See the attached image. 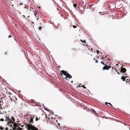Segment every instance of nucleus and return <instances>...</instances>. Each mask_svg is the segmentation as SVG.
<instances>
[{"label": "nucleus", "instance_id": "nucleus-11", "mask_svg": "<svg viewBox=\"0 0 130 130\" xmlns=\"http://www.w3.org/2000/svg\"><path fill=\"white\" fill-rule=\"evenodd\" d=\"M3 103V101L2 100V98H1L0 99V105H2Z\"/></svg>", "mask_w": 130, "mask_h": 130}, {"label": "nucleus", "instance_id": "nucleus-35", "mask_svg": "<svg viewBox=\"0 0 130 130\" xmlns=\"http://www.w3.org/2000/svg\"><path fill=\"white\" fill-rule=\"evenodd\" d=\"M113 67H112V69H113Z\"/></svg>", "mask_w": 130, "mask_h": 130}, {"label": "nucleus", "instance_id": "nucleus-36", "mask_svg": "<svg viewBox=\"0 0 130 130\" xmlns=\"http://www.w3.org/2000/svg\"><path fill=\"white\" fill-rule=\"evenodd\" d=\"M118 74H119L118 72Z\"/></svg>", "mask_w": 130, "mask_h": 130}, {"label": "nucleus", "instance_id": "nucleus-30", "mask_svg": "<svg viewBox=\"0 0 130 130\" xmlns=\"http://www.w3.org/2000/svg\"><path fill=\"white\" fill-rule=\"evenodd\" d=\"M16 121V122H19V121Z\"/></svg>", "mask_w": 130, "mask_h": 130}, {"label": "nucleus", "instance_id": "nucleus-32", "mask_svg": "<svg viewBox=\"0 0 130 130\" xmlns=\"http://www.w3.org/2000/svg\"><path fill=\"white\" fill-rule=\"evenodd\" d=\"M23 125H21V127H23Z\"/></svg>", "mask_w": 130, "mask_h": 130}, {"label": "nucleus", "instance_id": "nucleus-40", "mask_svg": "<svg viewBox=\"0 0 130 130\" xmlns=\"http://www.w3.org/2000/svg\"><path fill=\"white\" fill-rule=\"evenodd\" d=\"M10 0L11 1H12V0Z\"/></svg>", "mask_w": 130, "mask_h": 130}, {"label": "nucleus", "instance_id": "nucleus-38", "mask_svg": "<svg viewBox=\"0 0 130 130\" xmlns=\"http://www.w3.org/2000/svg\"><path fill=\"white\" fill-rule=\"evenodd\" d=\"M32 123L33 122H31V123Z\"/></svg>", "mask_w": 130, "mask_h": 130}, {"label": "nucleus", "instance_id": "nucleus-27", "mask_svg": "<svg viewBox=\"0 0 130 130\" xmlns=\"http://www.w3.org/2000/svg\"><path fill=\"white\" fill-rule=\"evenodd\" d=\"M7 52H5V54L6 55V54H7Z\"/></svg>", "mask_w": 130, "mask_h": 130}, {"label": "nucleus", "instance_id": "nucleus-10", "mask_svg": "<svg viewBox=\"0 0 130 130\" xmlns=\"http://www.w3.org/2000/svg\"><path fill=\"white\" fill-rule=\"evenodd\" d=\"M2 109H3L2 108V107H0V114H3V113L4 112V111H1V110H2Z\"/></svg>", "mask_w": 130, "mask_h": 130}, {"label": "nucleus", "instance_id": "nucleus-3", "mask_svg": "<svg viewBox=\"0 0 130 130\" xmlns=\"http://www.w3.org/2000/svg\"><path fill=\"white\" fill-rule=\"evenodd\" d=\"M60 76L61 77L63 76V74L66 76L65 78V79H67V78L69 79H70L72 78V76L67 71L64 70H62L60 71Z\"/></svg>", "mask_w": 130, "mask_h": 130}, {"label": "nucleus", "instance_id": "nucleus-8", "mask_svg": "<svg viewBox=\"0 0 130 130\" xmlns=\"http://www.w3.org/2000/svg\"><path fill=\"white\" fill-rule=\"evenodd\" d=\"M126 71V69L124 68H121V71L124 73Z\"/></svg>", "mask_w": 130, "mask_h": 130}, {"label": "nucleus", "instance_id": "nucleus-21", "mask_svg": "<svg viewBox=\"0 0 130 130\" xmlns=\"http://www.w3.org/2000/svg\"><path fill=\"white\" fill-rule=\"evenodd\" d=\"M73 28H76V26H75V25H73Z\"/></svg>", "mask_w": 130, "mask_h": 130}, {"label": "nucleus", "instance_id": "nucleus-18", "mask_svg": "<svg viewBox=\"0 0 130 130\" xmlns=\"http://www.w3.org/2000/svg\"><path fill=\"white\" fill-rule=\"evenodd\" d=\"M101 63H102L103 65H105L106 64H105L102 61L101 62Z\"/></svg>", "mask_w": 130, "mask_h": 130}, {"label": "nucleus", "instance_id": "nucleus-22", "mask_svg": "<svg viewBox=\"0 0 130 130\" xmlns=\"http://www.w3.org/2000/svg\"><path fill=\"white\" fill-rule=\"evenodd\" d=\"M39 30H41V27H39Z\"/></svg>", "mask_w": 130, "mask_h": 130}, {"label": "nucleus", "instance_id": "nucleus-37", "mask_svg": "<svg viewBox=\"0 0 130 130\" xmlns=\"http://www.w3.org/2000/svg\"><path fill=\"white\" fill-rule=\"evenodd\" d=\"M92 48H91V50H92Z\"/></svg>", "mask_w": 130, "mask_h": 130}, {"label": "nucleus", "instance_id": "nucleus-4", "mask_svg": "<svg viewBox=\"0 0 130 130\" xmlns=\"http://www.w3.org/2000/svg\"><path fill=\"white\" fill-rule=\"evenodd\" d=\"M5 121L7 122H14L15 121L13 117H10L9 116H6L5 118Z\"/></svg>", "mask_w": 130, "mask_h": 130}, {"label": "nucleus", "instance_id": "nucleus-28", "mask_svg": "<svg viewBox=\"0 0 130 130\" xmlns=\"http://www.w3.org/2000/svg\"><path fill=\"white\" fill-rule=\"evenodd\" d=\"M105 104H106V105H107V104H108V103H107V102H105Z\"/></svg>", "mask_w": 130, "mask_h": 130}, {"label": "nucleus", "instance_id": "nucleus-15", "mask_svg": "<svg viewBox=\"0 0 130 130\" xmlns=\"http://www.w3.org/2000/svg\"><path fill=\"white\" fill-rule=\"evenodd\" d=\"M4 128L2 127L1 126H0V130H3Z\"/></svg>", "mask_w": 130, "mask_h": 130}, {"label": "nucleus", "instance_id": "nucleus-17", "mask_svg": "<svg viewBox=\"0 0 130 130\" xmlns=\"http://www.w3.org/2000/svg\"><path fill=\"white\" fill-rule=\"evenodd\" d=\"M73 6L75 8H76L77 6L75 4H73Z\"/></svg>", "mask_w": 130, "mask_h": 130}, {"label": "nucleus", "instance_id": "nucleus-29", "mask_svg": "<svg viewBox=\"0 0 130 130\" xmlns=\"http://www.w3.org/2000/svg\"><path fill=\"white\" fill-rule=\"evenodd\" d=\"M128 80V79H127V80H126V82H128V81H127V80Z\"/></svg>", "mask_w": 130, "mask_h": 130}, {"label": "nucleus", "instance_id": "nucleus-16", "mask_svg": "<svg viewBox=\"0 0 130 130\" xmlns=\"http://www.w3.org/2000/svg\"><path fill=\"white\" fill-rule=\"evenodd\" d=\"M91 111L93 113H95V111L93 110L92 109V110H91Z\"/></svg>", "mask_w": 130, "mask_h": 130}, {"label": "nucleus", "instance_id": "nucleus-7", "mask_svg": "<svg viewBox=\"0 0 130 130\" xmlns=\"http://www.w3.org/2000/svg\"><path fill=\"white\" fill-rule=\"evenodd\" d=\"M56 123V126L58 128H60L61 126V125L58 122H55Z\"/></svg>", "mask_w": 130, "mask_h": 130}, {"label": "nucleus", "instance_id": "nucleus-13", "mask_svg": "<svg viewBox=\"0 0 130 130\" xmlns=\"http://www.w3.org/2000/svg\"><path fill=\"white\" fill-rule=\"evenodd\" d=\"M20 125H19V126L18 127V128L17 129V130H22V129L20 127Z\"/></svg>", "mask_w": 130, "mask_h": 130}, {"label": "nucleus", "instance_id": "nucleus-25", "mask_svg": "<svg viewBox=\"0 0 130 130\" xmlns=\"http://www.w3.org/2000/svg\"><path fill=\"white\" fill-rule=\"evenodd\" d=\"M97 54H98V53H99V51H97Z\"/></svg>", "mask_w": 130, "mask_h": 130}, {"label": "nucleus", "instance_id": "nucleus-24", "mask_svg": "<svg viewBox=\"0 0 130 130\" xmlns=\"http://www.w3.org/2000/svg\"><path fill=\"white\" fill-rule=\"evenodd\" d=\"M98 61L97 60H96L95 61V62H96V63H98Z\"/></svg>", "mask_w": 130, "mask_h": 130}, {"label": "nucleus", "instance_id": "nucleus-12", "mask_svg": "<svg viewBox=\"0 0 130 130\" xmlns=\"http://www.w3.org/2000/svg\"><path fill=\"white\" fill-rule=\"evenodd\" d=\"M121 79H122L123 81H124L125 80V77L124 76L122 77H121Z\"/></svg>", "mask_w": 130, "mask_h": 130}, {"label": "nucleus", "instance_id": "nucleus-2", "mask_svg": "<svg viewBox=\"0 0 130 130\" xmlns=\"http://www.w3.org/2000/svg\"><path fill=\"white\" fill-rule=\"evenodd\" d=\"M25 123L24 124L26 126V128L28 130H38L37 128H36L34 126L32 125L31 124V123H30V122Z\"/></svg>", "mask_w": 130, "mask_h": 130}, {"label": "nucleus", "instance_id": "nucleus-26", "mask_svg": "<svg viewBox=\"0 0 130 130\" xmlns=\"http://www.w3.org/2000/svg\"><path fill=\"white\" fill-rule=\"evenodd\" d=\"M11 37V36L10 35H9V36H8V38H10V37Z\"/></svg>", "mask_w": 130, "mask_h": 130}, {"label": "nucleus", "instance_id": "nucleus-34", "mask_svg": "<svg viewBox=\"0 0 130 130\" xmlns=\"http://www.w3.org/2000/svg\"><path fill=\"white\" fill-rule=\"evenodd\" d=\"M35 120V119H33V120Z\"/></svg>", "mask_w": 130, "mask_h": 130}, {"label": "nucleus", "instance_id": "nucleus-1", "mask_svg": "<svg viewBox=\"0 0 130 130\" xmlns=\"http://www.w3.org/2000/svg\"><path fill=\"white\" fill-rule=\"evenodd\" d=\"M7 124L11 127L10 129L13 130H17L19 125H21V124L16 122H7Z\"/></svg>", "mask_w": 130, "mask_h": 130}, {"label": "nucleus", "instance_id": "nucleus-39", "mask_svg": "<svg viewBox=\"0 0 130 130\" xmlns=\"http://www.w3.org/2000/svg\"><path fill=\"white\" fill-rule=\"evenodd\" d=\"M116 121L117 122H118V121Z\"/></svg>", "mask_w": 130, "mask_h": 130}, {"label": "nucleus", "instance_id": "nucleus-14", "mask_svg": "<svg viewBox=\"0 0 130 130\" xmlns=\"http://www.w3.org/2000/svg\"><path fill=\"white\" fill-rule=\"evenodd\" d=\"M80 41L82 42H83L85 43H86V41L85 40L83 41L81 39L80 40Z\"/></svg>", "mask_w": 130, "mask_h": 130}, {"label": "nucleus", "instance_id": "nucleus-19", "mask_svg": "<svg viewBox=\"0 0 130 130\" xmlns=\"http://www.w3.org/2000/svg\"><path fill=\"white\" fill-rule=\"evenodd\" d=\"M108 104L110 105L111 106H112V105L110 103H108Z\"/></svg>", "mask_w": 130, "mask_h": 130}, {"label": "nucleus", "instance_id": "nucleus-33", "mask_svg": "<svg viewBox=\"0 0 130 130\" xmlns=\"http://www.w3.org/2000/svg\"><path fill=\"white\" fill-rule=\"evenodd\" d=\"M116 66H117L118 65V64H116Z\"/></svg>", "mask_w": 130, "mask_h": 130}, {"label": "nucleus", "instance_id": "nucleus-9", "mask_svg": "<svg viewBox=\"0 0 130 130\" xmlns=\"http://www.w3.org/2000/svg\"><path fill=\"white\" fill-rule=\"evenodd\" d=\"M37 12H35L34 14L35 17L37 20H38L39 18V17L38 16V14H37Z\"/></svg>", "mask_w": 130, "mask_h": 130}, {"label": "nucleus", "instance_id": "nucleus-31", "mask_svg": "<svg viewBox=\"0 0 130 130\" xmlns=\"http://www.w3.org/2000/svg\"><path fill=\"white\" fill-rule=\"evenodd\" d=\"M84 88L85 89H86V87H84Z\"/></svg>", "mask_w": 130, "mask_h": 130}, {"label": "nucleus", "instance_id": "nucleus-41", "mask_svg": "<svg viewBox=\"0 0 130 130\" xmlns=\"http://www.w3.org/2000/svg\"><path fill=\"white\" fill-rule=\"evenodd\" d=\"M109 106V107H110V106Z\"/></svg>", "mask_w": 130, "mask_h": 130}, {"label": "nucleus", "instance_id": "nucleus-6", "mask_svg": "<svg viewBox=\"0 0 130 130\" xmlns=\"http://www.w3.org/2000/svg\"><path fill=\"white\" fill-rule=\"evenodd\" d=\"M105 66L103 68V70H108L109 69L111 68L110 66H108L106 64L104 65Z\"/></svg>", "mask_w": 130, "mask_h": 130}, {"label": "nucleus", "instance_id": "nucleus-23", "mask_svg": "<svg viewBox=\"0 0 130 130\" xmlns=\"http://www.w3.org/2000/svg\"><path fill=\"white\" fill-rule=\"evenodd\" d=\"M22 4H23V3H22H22H20V4H19V5H22Z\"/></svg>", "mask_w": 130, "mask_h": 130}, {"label": "nucleus", "instance_id": "nucleus-20", "mask_svg": "<svg viewBox=\"0 0 130 130\" xmlns=\"http://www.w3.org/2000/svg\"><path fill=\"white\" fill-rule=\"evenodd\" d=\"M0 120L1 121H4V119H0Z\"/></svg>", "mask_w": 130, "mask_h": 130}, {"label": "nucleus", "instance_id": "nucleus-5", "mask_svg": "<svg viewBox=\"0 0 130 130\" xmlns=\"http://www.w3.org/2000/svg\"><path fill=\"white\" fill-rule=\"evenodd\" d=\"M40 117L39 118L38 117H32L29 118V119H28V121L29 122H32L33 121V119H35V121H37L38 120H39L40 119Z\"/></svg>", "mask_w": 130, "mask_h": 130}]
</instances>
